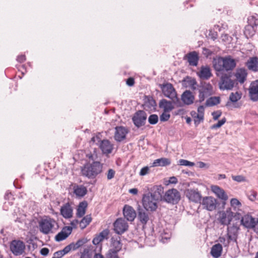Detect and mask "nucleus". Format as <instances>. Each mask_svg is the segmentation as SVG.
I'll list each match as a JSON object with an SVG mask.
<instances>
[{
    "label": "nucleus",
    "mask_w": 258,
    "mask_h": 258,
    "mask_svg": "<svg viewBox=\"0 0 258 258\" xmlns=\"http://www.w3.org/2000/svg\"><path fill=\"white\" fill-rule=\"evenodd\" d=\"M220 101L219 97H211L206 100L205 105L206 106H213L218 104Z\"/></svg>",
    "instance_id": "obj_38"
},
{
    "label": "nucleus",
    "mask_w": 258,
    "mask_h": 258,
    "mask_svg": "<svg viewBox=\"0 0 258 258\" xmlns=\"http://www.w3.org/2000/svg\"><path fill=\"white\" fill-rule=\"evenodd\" d=\"M74 192L78 197H83L87 192L86 187L83 185H76L74 187Z\"/></svg>",
    "instance_id": "obj_34"
},
{
    "label": "nucleus",
    "mask_w": 258,
    "mask_h": 258,
    "mask_svg": "<svg viewBox=\"0 0 258 258\" xmlns=\"http://www.w3.org/2000/svg\"><path fill=\"white\" fill-rule=\"evenodd\" d=\"M241 224L245 228L252 229L255 232L258 233V218L253 217L250 214H245L241 217Z\"/></svg>",
    "instance_id": "obj_4"
},
{
    "label": "nucleus",
    "mask_w": 258,
    "mask_h": 258,
    "mask_svg": "<svg viewBox=\"0 0 258 258\" xmlns=\"http://www.w3.org/2000/svg\"><path fill=\"white\" fill-rule=\"evenodd\" d=\"M178 165L181 166H194L195 164L194 162L189 161L188 160L185 159H180L178 161Z\"/></svg>",
    "instance_id": "obj_44"
},
{
    "label": "nucleus",
    "mask_w": 258,
    "mask_h": 258,
    "mask_svg": "<svg viewBox=\"0 0 258 258\" xmlns=\"http://www.w3.org/2000/svg\"><path fill=\"white\" fill-rule=\"evenodd\" d=\"M256 193L254 191H251L249 195V198L251 201H254L256 199Z\"/></svg>",
    "instance_id": "obj_60"
},
{
    "label": "nucleus",
    "mask_w": 258,
    "mask_h": 258,
    "mask_svg": "<svg viewBox=\"0 0 258 258\" xmlns=\"http://www.w3.org/2000/svg\"><path fill=\"white\" fill-rule=\"evenodd\" d=\"M123 214L126 219L131 222L133 221L137 216L136 212L133 208L127 205L123 207Z\"/></svg>",
    "instance_id": "obj_18"
},
{
    "label": "nucleus",
    "mask_w": 258,
    "mask_h": 258,
    "mask_svg": "<svg viewBox=\"0 0 258 258\" xmlns=\"http://www.w3.org/2000/svg\"><path fill=\"white\" fill-rule=\"evenodd\" d=\"M236 65V61L230 56L220 57L215 61L214 67L217 71L232 70Z\"/></svg>",
    "instance_id": "obj_3"
},
{
    "label": "nucleus",
    "mask_w": 258,
    "mask_h": 258,
    "mask_svg": "<svg viewBox=\"0 0 258 258\" xmlns=\"http://www.w3.org/2000/svg\"><path fill=\"white\" fill-rule=\"evenodd\" d=\"M138 218L141 223L145 225L149 220V213L143 209H139Z\"/></svg>",
    "instance_id": "obj_29"
},
{
    "label": "nucleus",
    "mask_w": 258,
    "mask_h": 258,
    "mask_svg": "<svg viewBox=\"0 0 258 258\" xmlns=\"http://www.w3.org/2000/svg\"><path fill=\"white\" fill-rule=\"evenodd\" d=\"M109 230L105 229L97 235L93 240V243L95 245L98 244L100 242L108 238Z\"/></svg>",
    "instance_id": "obj_27"
},
{
    "label": "nucleus",
    "mask_w": 258,
    "mask_h": 258,
    "mask_svg": "<svg viewBox=\"0 0 258 258\" xmlns=\"http://www.w3.org/2000/svg\"><path fill=\"white\" fill-rule=\"evenodd\" d=\"M198 167L200 168H206L208 169L209 167V165L203 162L199 161L197 163Z\"/></svg>",
    "instance_id": "obj_54"
},
{
    "label": "nucleus",
    "mask_w": 258,
    "mask_h": 258,
    "mask_svg": "<svg viewBox=\"0 0 258 258\" xmlns=\"http://www.w3.org/2000/svg\"><path fill=\"white\" fill-rule=\"evenodd\" d=\"M147 119V114L143 110H139L136 112L132 117L133 121L137 127L144 125Z\"/></svg>",
    "instance_id": "obj_13"
},
{
    "label": "nucleus",
    "mask_w": 258,
    "mask_h": 258,
    "mask_svg": "<svg viewBox=\"0 0 258 258\" xmlns=\"http://www.w3.org/2000/svg\"><path fill=\"white\" fill-rule=\"evenodd\" d=\"M218 241L222 243L224 247H228L229 244V239H227L224 236H220L218 238Z\"/></svg>",
    "instance_id": "obj_48"
},
{
    "label": "nucleus",
    "mask_w": 258,
    "mask_h": 258,
    "mask_svg": "<svg viewBox=\"0 0 258 258\" xmlns=\"http://www.w3.org/2000/svg\"><path fill=\"white\" fill-rule=\"evenodd\" d=\"M222 246L220 243H217L214 245L211 250V254L215 258H218L222 254Z\"/></svg>",
    "instance_id": "obj_30"
},
{
    "label": "nucleus",
    "mask_w": 258,
    "mask_h": 258,
    "mask_svg": "<svg viewBox=\"0 0 258 258\" xmlns=\"http://www.w3.org/2000/svg\"><path fill=\"white\" fill-rule=\"evenodd\" d=\"M79 222L80 221H79L77 219H75V220H73L71 223V225L72 226V228H76L78 224H79Z\"/></svg>",
    "instance_id": "obj_63"
},
{
    "label": "nucleus",
    "mask_w": 258,
    "mask_h": 258,
    "mask_svg": "<svg viewBox=\"0 0 258 258\" xmlns=\"http://www.w3.org/2000/svg\"><path fill=\"white\" fill-rule=\"evenodd\" d=\"M209 37L213 40H215L218 37L217 33L214 31H210L209 33Z\"/></svg>",
    "instance_id": "obj_55"
},
{
    "label": "nucleus",
    "mask_w": 258,
    "mask_h": 258,
    "mask_svg": "<svg viewBox=\"0 0 258 258\" xmlns=\"http://www.w3.org/2000/svg\"><path fill=\"white\" fill-rule=\"evenodd\" d=\"M164 200L168 203L176 204L180 200V194L175 188L169 189L165 192Z\"/></svg>",
    "instance_id": "obj_10"
},
{
    "label": "nucleus",
    "mask_w": 258,
    "mask_h": 258,
    "mask_svg": "<svg viewBox=\"0 0 258 258\" xmlns=\"http://www.w3.org/2000/svg\"><path fill=\"white\" fill-rule=\"evenodd\" d=\"M220 90H231L234 86V81L227 75H222L219 83Z\"/></svg>",
    "instance_id": "obj_15"
},
{
    "label": "nucleus",
    "mask_w": 258,
    "mask_h": 258,
    "mask_svg": "<svg viewBox=\"0 0 258 258\" xmlns=\"http://www.w3.org/2000/svg\"><path fill=\"white\" fill-rule=\"evenodd\" d=\"M149 122L151 124H155L158 121V116L156 114L151 115L148 119Z\"/></svg>",
    "instance_id": "obj_46"
},
{
    "label": "nucleus",
    "mask_w": 258,
    "mask_h": 258,
    "mask_svg": "<svg viewBox=\"0 0 258 258\" xmlns=\"http://www.w3.org/2000/svg\"><path fill=\"white\" fill-rule=\"evenodd\" d=\"M198 101L200 103L214 93L213 87L209 83L204 82L200 86Z\"/></svg>",
    "instance_id": "obj_6"
},
{
    "label": "nucleus",
    "mask_w": 258,
    "mask_h": 258,
    "mask_svg": "<svg viewBox=\"0 0 258 258\" xmlns=\"http://www.w3.org/2000/svg\"><path fill=\"white\" fill-rule=\"evenodd\" d=\"M185 195L191 202L198 203L201 202L202 195L198 189L188 188L185 190Z\"/></svg>",
    "instance_id": "obj_16"
},
{
    "label": "nucleus",
    "mask_w": 258,
    "mask_h": 258,
    "mask_svg": "<svg viewBox=\"0 0 258 258\" xmlns=\"http://www.w3.org/2000/svg\"><path fill=\"white\" fill-rule=\"evenodd\" d=\"M102 170V165L98 161H94L92 163H88L81 168L83 175L89 178H94Z\"/></svg>",
    "instance_id": "obj_2"
},
{
    "label": "nucleus",
    "mask_w": 258,
    "mask_h": 258,
    "mask_svg": "<svg viewBox=\"0 0 258 258\" xmlns=\"http://www.w3.org/2000/svg\"><path fill=\"white\" fill-rule=\"evenodd\" d=\"M114 133V139L117 141L120 142L124 140L126 138V136L127 134L128 131V130L123 126H116L115 128Z\"/></svg>",
    "instance_id": "obj_17"
},
{
    "label": "nucleus",
    "mask_w": 258,
    "mask_h": 258,
    "mask_svg": "<svg viewBox=\"0 0 258 258\" xmlns=\"http://www.w3.org/2000/svg\"><path fill=\"white\" fill-rule=\"evenodd\" d=\"M87 205L88 204L86 201L82 202L79 204L77 210L76 215L77 217L81 218L85 215Z\"/></svg>",
    "instance_id": "obj_33"
},
{
    "label": "nucleus",
    "mask_w": 258,
    "mask_h": 258,
    "mask_svg": "<svg viewBox=\"0 0 258 258\" xmlns=\"http://www.w3.org/2000/svg\"><path fill=\"white\" fill-rule=\"evenodd\" d=\"M25 59H26V57L24 55H19L17 58V61L20 62H22L24 61L25 60Z\"/></svg>",
    "instance_id": "obj_64"
},
{
    "label": "nucleus",
    "mask_w": 258,
    "mask_h": 258,
    "mask_svg": "<svg viewBox=\"0 0 258 258\" xmlns=\"http://www.w3.org/2000/svg\"><path fill=\"white\" fill-rule=\"evenodd\" d=\"M135 83L134 79L133 78H129L126 80V84L129 86H132Z\"/></svg>",
    "instance_id": "obj_62"
},
{
    "label": "nucleus",
    "mask_w": 258,
    "mask_h": 258,
    "mask_svg": "<svg viewBox=\"0 0 258 258\" xmlns=\"http://www.w3.org/2000/svg\"><path fill=\"white\" fill-rule=\"evenodd\" d=\"M159 107L160 108L163 109V111L168 112L171 111L174 108L171 102L164 99L160 100Z\"/></svg>",
    "instance_id": "obj_31"
},
{
    "label": "nucleus",
    "mask_w": 258,
    "mask_h": 258,
    "mask_svg": "<svg viewBox=\"0 0 258 258\" xmlns=\"http://www.w3.org/2000/svg\"><path fill=\"white\" fill-rule=\"evenodd\" d=\"M117 252L113 250L112 249H110L106 253V258H118Z\"/></svg>",
    "instance_id": "obj_45"
},
{
    "label": "nucleus",
    "mask_w": 258,
    "mask_h": 258,
    "mask_svg": "<svg viewBox=\"0 0 258 258\" xmlns=\"http://www.w3.org/2000/svg\"><path fill=\"white\" fill-rule=\"evenodd\" d=\"M111 249L117 252L121 249L122 244L120 242V237L118 235H114L111 237Z\"/></svg>",
    "instance_id": "obj_25"
},
{
    "label": "nucleus",
    "mask_w": 258,
    "mask_h": 258,
    "mask_svg": "<svg viewBox=\"0 0 258 258\" xmlns=\"http://www.w3.org/2000/svg\"><path fill=\"white\" fill-rule=\"evenodd\" d=\"M169 112L163 111V112L160 116V119L161 121H166L169 119L170 115Z\"/></svg>",
    "instance_id": "obj_47"
},
{
    "label": "nucleus",
    "mask_w": 258,
    "mask_h": 258,
    "mask_svg": "<svg viewBox=\"0 0 258 258\" xmlns=\"http://www.w3.org/2000/svg\"><path fill=\"white\" fill-rule=\"evenodd\" d=\"M115 172L114 170L112 169H109L108 170L107 174V178L108 180H110L112 179L115 175Z\"/></svg>",
    "instance_id": "obj_52"
},
{
    "label": "nucleus",
    "mask_w": 258,
    "mask_h": 258,
    "mask_svg": "<svg viewBox=\"0 0 258 258\" xmlns=\"http://www.w3.org/2000/svg\"><path fill=\"white\" fill-rule=\"evenodd\" d=\"M188 62L190 66H196L198 64L199 57L196 51H193L187 54Z\"/></svg>",
    "instance_id": "obj_32"
},
{
    "label": "nucleus",
    "mask_w": 258,
    "mask_h": 258,
    "mask_svg": "<svg viewBox=\"0 0 258 258\" xmlns=\"http://www.w3.org/2000/svg\"><path fill=\"white\" fill-rule=\"evenodd\" d=\"M161 89L164 95L173 101L178 100L176 92L173 85L169 83L160 85Z\"/></svg>",
    "instance_id": "obj_9"
},
{
    "label": "nucleus",
    "mask_w": 258,
    "mask_h": 258,
    "mask_svg": "<svg viewBox=\"0 0 258 258\" xmlns=\"http://www.w3.org/2000/svg\"><path fill=\"white\" fill-rule=\"evenodd\" d=\"M211 190L213 193L215 194V195L221 200L225 202L228 200V196L222 188L220 187L217 185H212L211 186ZM225 204V202L223 203L224 205Z\"/></svg>",
    "instance_id": "obj_20"
},
{
    "label": "nucleus",
    "mask_w": 258,
    "mask_h": 258,
    "mask_svg": "<svg viewBox=\"0 0 258 258\" xmlns=\"http://www.w3.org/2000/svg\"><path fill=\"white\" fill-rule=\"evenodd\" d=\"M197 74L203 80H208L212 76L211 70L208 67H202Z\"/></svg>",
    "instance_id": "obj_26"
},
{
    "label": "nucleus",
    "mask_w": 258,
    "mask_h": 258,
    "mask_svg": "<svg viewBox=\"0 0 258 258\" xmlns=\"http://www.w3.org/2000/svg\"><path fill=\"white\" fill-rule=\"evenodd\" d=\"M246 66L249 70L257 72L258 71V58L257 57H250L246 62Z\"/></svg>",
    "instance_id": "obj_28"
},
{
    "label": "nucleus",
    "mask_w": 258,
    "mask_h": 258,
    "mask_svg": "<svg viewBox=\"0 0 258 258\" xmlns=\"http://www.w3.org/2000/svg\"><path fill=\"white\" fill-rule=\"evenodd\" d=\"M72 228L67 226L63 228L55 237L56 241H60L66 239L71 233Z\"/></svg>",
    "instance_id": "obj_22"
},
{
    "label": "nucleus",
    "mask_w": 258,
    "mask_h": 258,
    "mask_svg": "<svg viewBox=\"0 0 258 258\" xmlns=\"http://www.w3.org/2000/svg\"><path fill=\"white\" fill-rule=\"evenodd\" d=\"M203 208L209 211L216 210L217 205V200L213 197H204L201 202Z\"/></svg>",
    "instance_id": "obj_11"
},
{
    "label": "nucleus",
    "mask_w": 258,
    "mask_h": 258,
    "mask_svg": "<svg viewBox=\"0 0 258 258\" xmlns=\"http://www.w3.org/2000/svg\"><path fill=\"white\" fill-rule=\"evenodd\" d=\"M222 112L220 110H217L216 111H214L212 113L213 116V118L214 120H217L220 116L221 115Z\"/></svg>",
    "instance_id": "obj_53"
},
{
    "label": "nucleus",
    "mask_w": 258,
    "mask_h": 258,
    "mask_svg": "<svg viewBox=\"0 0 258 258\" xmlns=\"http://www.w3.org/2000/svg\"><path fill=\"white\" fill-rule=\"evenodd\" d=\"M256 28L250 25H247L245 27L244 35L247 38L252 36L255 34Z\"/></svg>",
    "instance_id": "obj_40"
},
{
    "label": "nucleus",
    "mask_w": 258,
    "mask_h": 258,
    "mask_svg": "<svg viewBox=\"0 0 258 258\" xmlns=\"http://www.w3.org/2000/svg\"><path fill=\"white\" fill-rule=\"evenodd\" d=\"M55 224V221L51 218L42 219L39 222V228L41 232L47 234L52 232V229Z\"/></svg>",
    "instance_id": "obj_8"
},
{
    "label": "nucleus",
    "mask_w": 258,
    "mask_h": 258,
    "mask_svg": "<svg viewBox=\"0 0 258 258\" xmlns=\"http://www.w3.org/2000/svg\"><path fill=\"white\" fill-rule=\"evenodd\" d=\"M240 214L232 211V208H227L225 210L220 211L218 213V220L223 225H229L233 218L239 219Z\"/></svg>",
    "instance_id": "obj_1"
},
{
    "label": "nucleus",
    "mask_w": 258,
    "mask_h": 258,
    "mask_svg": "<svg viewBox=\"0 0 258 258\" xmlns=\"http://www.w3.org/2000/svg\"><path fill=\"white\" fill-rule=\"evenodd\" d=\"M247 22V25L256 28L257 26H258V18L255 16H249L248 18Z\"/></svg>",
    "instance_id": "obj_42"
},
{
    "label": "nucleus",
    "mask_w": 258,
    "mask_h": 258,
    "mask_svg": "<svg viewBox=\"0 0 258 258\" xmlns=\"http://www.w3.org/2000/svg\"><path fill=\"white\" fill-rule=\"evenodd\" d=\"M91 142L99 144V147L104 154L108 155L113 151V145L108 140H101L99 137L96 136L92 138Z\"/></svg>",
    "instance_id": "obj_5"
},
{
    "label": "nucleus",
    "mask_w": 258,
    "mask_h": 258,
    "mask_svg": "<svg viewBox=\"0 0 258 258\" xmlns=\"http://www.w3.org/2000/svg\"><path fill=\"white\" fill-rule=\"evenodd\" d=\"M230 208H232V211L238 212L239 208L241 207V204L237 199L233 198L230 201Z\"/></svg>",
    "instance_id": "obj_37"
},
{
    "label": "nucleus",
    "mask_w": 258,
    "mask_h": 258,
    "mask_svg": "<svg viewBox=\"0 0 258 258\" xmlns=\"http://www.w3.org/2000/svg\"><path fill=\"white\" fill-rule=\"evenodd\" d=\"M150 168L148 166H145L142 168L140 172V175L145 176L149 173Z\"/></svg>",
    "instance_id": "obj_51"
},
{
    "label": "nucleus",
    "mask_w": 258,
    "mask_h": 258,
    "mask_svg": "<svg viewBox=\"0 0 258 258\" xmlns=\"http://www.w3.org/2000/svg\"><path fill=\"white\" fill-rule=\"evenodd\" d=\"M249 95L252 101H258V80L250 84L249 88Z\"/></svg>",
    "instance_id": "obj_19"
},
{
    "label": "nucleus",
    "mask_w": 258,
    "mask_h": 258,
    "mask_svg": "<svg viewBox=\"0 0 258 258\" xmlns=\"http://www.w3.org/2000/svg\"><path fill=\"white\" fill-rule=\"evenodd\" d=\"M60 212L62 216L66 219H69L73 217V209L69 203L61 206Z\"/></svg>",
    "instance_id": "obj_21"
},
{
    "label": "nucleus",
    "mask_w": 258,
    "mask_h": 258,
    "mask_svg": "<svg viewBox=\"0 0 258 258\" xmlns=\"http://www.w3.org/2000/svg\"><path fill=\"white\" fill-rule=\"evenodd\" d=\"M226 119L224 117V118H222L221 120L218 121V122L217 123L213 124L211 126V128L212 129H216V128H219L222 125H223L226 122Z\"/></svg>",
    "instance_id": "obj_49"
},
{
    "label": "nucleus",
    "mask_w": 258,
    "mask_h": 258,
    "mask_svg": "<svg viewBox=\"0 0 258 258\" xmlns=\"http://www.w3.org/2000/svg\"><path fill=\"white\" fill-rule=\"evenodd\" d=\"M149 193L151 194L153 196L156 198V199L159 201L162 199V195L164 193V189L161 185L156 186L154 187L153 192Z\"/></svg>",
    "instance_id": "obj_36"
},
{
    "label": "nucleus",
    "mask_w": 258,
    "mask_h": 258,
    "mask_svg": "<svg viewBox=\"0 0 258 258\" xmlns=\"http://www.w3.org/2000/svg\"><path fill=\"white\" fill-rule=\"evenodd\" d=\"M113 227V229L116 233L121 234L128 229V225L124 219L118 218L114 222Z\"/></svg>",
    "instance_id": "obj_14"
},
{
    "label": "nucleus",
    "mask_w": 258,
    "mask_h": 258,
    "mask_svg": "<svg viewBox=\"0 0 258 258\" xmlns=\"http://www.w3.org/2000/svg\"><path fill=\"white\" fill-rule=\"evenodd\" d=\"M177 181V179L175 176L170 177L168 180V183L171 184H176Z\"/></svg>",
    "instance_id": "obj_59"
},
{
    "label": "nucleus",
    "mask_w": 258,
    "mask_h": 258,
    "mask_svg": "<svg viewBox=\"0 0 258 258\" xmlns=\"http://www.w3.org/2000/svg\"><path fill=\"white\" fill-rule=\"evenodd\" d=\"M170 163L171 161L170 159L166 158H161L155 160L153 162L152 166H165L170 165Z\"/></svg>",
    "instance_id": "obj_35"
},
{
    "label": "nucleus",
    "mask_w": 258,
    "mask_h": 258,
    "mask_svg": "<svg viewBox=\"0 0 258 258\" xmlns=\"http://www.w3.org/2000/svg\"><path fill=\"white\" fill-rule=\"evenodd\" d=\"M232 178L234 181H236L238 182L245 181V178L242 175H232Z\"/></svg>",
    "instance_id": "obj_50"
},
{
    "label": "nucleus",
    "mask_w": 258,
    "mask_h": 258,
    "mask_svg": "<svg viewBox=\"0 0 258 258\" xmlns=\"http://www.w3.org/2000/svg\"><path fill=\"white\" fill-rule=\"evenodd\" d=\"M64 254L63 253V252L61 250H59L58 251H56L54 254V257L55 258H61L62 256H63Z\"/></svg>",
    "instance_id": "obj_58"
},
{
    "label": "nucleus",
    "mask_w": 258,
    "mask_h": 258,
    "mask_svg": "<svg viewBox=\"0 0 258 258\" xmlns=\"http://www.w3.org/2000/svg\"><path fill=\"white\" fill-rule=\"evenodd\" d=\"M158 202L159 201L150 193L145 195L143 198V205L147 211H155Z\"/></svg>",
    "instance_id": "obj_7"
},
{
    "label": "nucleus",
    "mask_w": 258,
    "mask_h": 258,
    "mask_svg": "<svg viewBox=\"0 0 258 258\" xmlns=\"http://www.w3.org/2000/svg\"><path fill=\"white\" fill-rule=\"evenodd\" d=\"M87 157L91 160L94 161L97 159V155L95 153H89L86 155Z\"/></svg>",
    "instance_id": "obj_56"
},
{
    "label": "nucleus",
    "mask_w": 258,
    "mask_h": 258,
    "mask_svg": "<svg viewBox=\"0 0 258 258\" xmlns=\"http://www.w3.org/2000/svg\"><path fill=\"white\" fill-rule=\"evenodd\" d=\"M241 95L240 93L236 92L235 93H231L229 96V100L232 102H236L240 99Z\"/></svg>",
    "instance_id": "obj_43"
},
{
    "label": "nucleus",
    "mask_w": 258,
    "mask_h": 258,
    "mask_svg": "<svg viewBox=\"0 0 258 258\" xmlns=\"http://www.w3.org/2000/svg\"><path fill=\"white\" fill-rule=\"evenodd\" d=\"M10 249L14 255H20L24 252L25 245L21 240H14L11 243Z\"/></svg>",
    "instance_id": "obj_12"
},
{
    "label": "nucleus",
    "mask_w": 258,
    "mask_h": 258,
    "mask_svg": "<svg viewBox=\"0 0 258 258\" xmlns=\"http://www.w3.org/2000/svg\"><path fill=\"white\" fill-rule=\"evenodd\" d=\"M73 250L72 249V248L71 247V244H70L69 245L66 246L62 250V252H63V253H64V254H66L67 253H68V252H69L71 250Z\"/></svg>",
    "instance_id": "obj_57"
},
{
    "label": "nucleus",
    "mask_w": 258,
    "mask_h": 258,
    "mask_svg": "<svg viewBox=\"0 0 258 258\" xmlns=\"http://www.w3.org/2000/svg\"><path fill=\"white\" fill-rule=\"evenodd\" d=\"M236 80L240 84H243L246 80L247 76V70L244 68L238 69L235 73Z\"/></svg>",
    "instance_id": "obj_23"
},
{
    "label": "nucleus",
    "mask_w": 258,
    "mask_h": 258,
    "mask_svg": "<svg viewBox=\"0 0 258 258\" xmlns=\"http://www.w3.org/2000/svg\"><path fill=\"white\" fill-rule=\"evenodd\" d=\"M92 218L91 215H88L85 216L79 222L80 227L82 229L86 228L91 222Z\"/></svg>",
    "instance_id": "obj_39"
},
{
    "label": "nucleus",
    "mask_w": 258,
    "mask_h": 258,
    "mask_svg": "<svg viewBox=\"0 0 258 258\" xmlns=\"http://www.w3.org/2000/svg\"><path fill=\"white\" fill-rule=\"evenodd\" d=\"M205 111V107L203 105L200 106L198 108V114L197 116V119H198V121L196 119L195 120V123H199L200 122L203 120L204 118V114Z\"/></svg>",
    "instance_id": "obj_41"
},
{
    "label": "nucleus",
    "mask_w": 258,
    "mask_h": 258,
    "mask_svg": "<svg viewBox=\"0 0 258 258\" xmlns=\"http://www.w3.org/2000/svg\"><path fill=\"white\" fill-rule=\"evenodd\" d=\"M48 252L49 249L47 248L44 247L40 250V253L44 256L47 255L48 254Z\"/></svg>",
    "instance_id": "obj_61"
},
{
    "label": "nucleus",
    "mask_w": 258,
    "mask_h": 258,
    "mask_svg": "<svg viewBox=\"0 0 258 258\" xmlns=\"http://www.w3.org/2000/svg\"><path fill=\"white\" fill-rule=\"evenodd\" d=\"M181 100L185 105H190L194 103L195 96L190 91L186 90L181 95Z\"/></svg>",
    "instance_id": "obj_24"
}]
</instances>
